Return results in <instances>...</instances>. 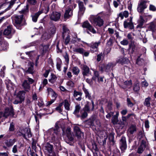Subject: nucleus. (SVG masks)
<instances>
[{
	"label": "nucleus",
	"mask_w": 156,
	"mask_h": 156,
	"mask_svg": "<svg viewBox=\"0 0 156 156\" xmlns=\"http://www.w3.org/2000/svg\"><path fill=\"white\" fill-rule=\"evenodd\" d=\"M59 127L56 126L55 128H52L48 131V134L50 135V137L51 138L52 142L57 141L61 137V134L59 133Z\"/></svg>",
	"instance_id": "obj_1"
},
{
	"label": "nucleus",
	"mask_w": 156,
	"mask_h": 156,
	"mask_svg": "<svg viewBox=\"0 0 156 156\" xmlns=\"http://www.w3.org/2000/svg\"><path fill=\"white\" fill-rule=\"evenodd\" d=\"M98 15L96 16L91 15L89 20L94 26H98L100 27L103 25L104 21Z\"/></svg>",
	"instance_id": "obj_2"
},
{
	"label": "nucleus",
	"mask_w": 156,
	"mask_h": 156,
	"mask_svg": "<svg viewBox=\"0 0 156 156\" xmlns=\"http://www.w3.org/2000/svg\"><path fill=\"white\" fill-rule=\"evenodd\" d=\"M149 148V144L146 139L142 140L140 145L138 148L137 152L139 154L142 153L145 149L148 150Z\"/></svg>",
	"instance_id": "obj_3"
},
{
	"label": "nucleus",
	"mask_w": 156,
	"mask_h": 156,
	"mask_svg": "<svg viewBox=\"0 0 156 156\" xmlns=\"http://www.w3.org/2000/svg\"><path fill=\"white\" fill-rule=\"evenodd\" d=\"M69 1L71 5L69 8L66 10L65 13L64 17L66 19H68L73 15L72 9H75L76 6V4H75L73 1L71 2V0H69Z\"/></svg>",
	"instance_id": "obj_4"
},
{
	"label": "nucleus",
	"mask_w": 156,
	"mask_h": 156,
	"mask_svg": "<svg viewBox=\"0 0 156 156\" xmlns=\"http://www.w3.org/2000/svg\"><path fill=\"white\" fill-rule=\"evenodd\" d=\"M25 93L23 90L19 91L17 94L16 99L13 103L14 104L21 103L24 100Z\"/></svg>",
	"instance_id": "obj_5"
},
{
	"label": "nucleus",
	"mask_w": 156,
	"mask_h": 156,
	"mask_svg": "<svg viewBox=\"0 0 156 156\" xmlns=\"http://www.w3.org/2000/svg\"><path fill=\"white\" fill-rule=\"evenodd\" d=\"M45 7L44 8H42L41 9L38 11V12L35 14L32 15L31 16L32 18V20L34 22H36L39 15L42 13L44 12L47 13L49 11V6H48L46 9L44 10Z\"/></svg>",
	"instance_id": "obj_6"
},
{
	"label": "nucleus",
	"mask_w": 156,
	"mask_h": 156,
	"mask_svg": "<svg viewBox=\"0 0 156 156\" xmlns=\"http://www.w3.org/2000/svg\"><path fill=\"white\" fill-rule=\"evenodd\" d=\"M14 115L13 109L12 106L6 107L5 109L4 113H2V116L7 118L8 116H13Z\"/></svg>",
	"instance_id": "obj_7"
},
{
	"label": "nucleus",
	"mask_w": 156,
	"mask_h": 156,
	"mask_svg": "<svg viewBox=\"0 0 156 156\" xmlns=\"http://www.w3.org/2000/svg\"><path fill=\"white\" fill-rule=\"evenodd\" d=\"M14 32V31L12 28V26H9L4 30L3 34L6 36L7 38H10L12 37Z\"/></svg>",
	"instance_id": "obj_8"
},
{
	"label": "nucleus",
	"mask_w": 156,
	"mask_h": 156,
	"mask_svg": "<svg viewBox=\"0 0 156 156\" xmlns=\"http://www.w3.org/2000/svg\"><path fill=\"white\" fill-rule=\"evenodd\" d=\"M82 27L83 28H85L88 30L93 34L96 33V31L93 27L90 24L88 21L84 22L82 25Z\"/></svg>",
	"instance_id": "obj_9"
},
{
	"label": "nucleus",
	"mask_w": 156,
	"mask_h": 156,
	"mask_svg": "<svg viewBox=\"0 0 156 156\" xmlns=\"http://www.w3.org/2000/svg\"><path fill=\"white\" fill-rule=\"evenodd\" d=\"M61 16L60 13L57 12H54L50 15V18L51 20L57 21L59 20Z\"/></svg>",
	"instance_id": "obj_10"
},
{
	"label": "nucleus",
	"mask_w": 156,
	"mask_h": 156,
	"mask_svg": "<svg viewBox=\"0 0 156 156\" xmlns=\"http://www.w3.org/2000/svg\"><path fill=\"white\" fill-rule=\"evenodd\" d=\"M101 42L98 41V42H92L90 44V50L92 53L96 52L98 50V47L100 44Z\"/></svg>",
	"instance_id": "obj_11"
},
{
	"label": "nucleus",
	"mask_w": 156,
	"mask_h": 156,
	"mask_svg": "<svg viewBox=\"0 0 156 156\" xmlns=\"http://www.w3.org/2000/svg\"><path fill=\"white\" fill-rule=\"evenodd\" d=\"M2 32H0V51L6 50L8 47V44L6 42L3 41H1Z\"/></svg>",
	"instance_id": "obj_12"
},
{
	"label": "nucleus",
	"mask_w": 156,
	"mask_h": 156,
	"mask_svg": "<svg viewBox=\"0 0 156 156\" xmlns=\"http://www.w3.org/2000/svg\"><path fill=\"white\" fill-rule=\"evenodd\" d=\"M147 2L144 1H142L138 5L137 7V11L139 12H143L144 10L147 7V5L146 3Z\"/></svg>",
	"instance_id": "obj_13"
},
{
	"label": "nucleus",
	"mask_w": 156,
	"mask_h": 156,
	"mask_svg": "<svg viewBox=\"0 0 156 156\" xmlns=\"http://www.w3.org/2000/svg\"><path fill=\"white\" fill-rule=\"evenodd\" d=\"M132 18L130 17L124 22V26L125 28L129 27L132 29L133 28V24L132 22Z\"/></svg>",
	"instance_id": "obj_14"
},
{
	"label": "nucleus",
	"mask_w": 156,
	"mask_h": 156,
	"mask_svg": "<svg viewBox=\"0 0 156 156\" xmlns=\"http://www.w3.org/2000/svg\"><path fill=\"white\" fill-rule=\"evenodd\" d=\"M127 146L126 138L125 137H122L120 142V147L122 151L125 150Z\"/></svg>",
	"instance_id": "obj_15"
},
{
	"label": "nucleus",
	"mask_w": 156,
	"mask_h": 156,
	"mask_svg": "<svg viewBox=\"0 0 156 156\" xmlns=\"http://www.w3.org/2000/svg\"><path fill=\"white\" fill-rule=\"evenodd\" d=\"M78 5L79 7L78 15L81 16L84 13L86 9L84 5L83 2H79Z\"/></svg>",
	"instance_id": "obj_16"
},
{
	"label": "nucleus",
	"mask_w": 156,
	"mask_h": 156,
	"mask_svg": "<svg viewBox=\"0 0 156 156\" xmlns=\"http://www.w3.org/2000/svg\"><path fill=\"white\" fill-rule=\"evenodd\" d=\"M82 93L80 91H77L74 90L73 91V96L76 100L80 101L82 100Z\"/></svg>",
	"instance_id": "obj_17"
},
{
	"label": "nucleus",
	"mask_w": 156,
	"mask_h": 156,
	"mask_svg": "<svg viewBox=\"0 0 156 156\" xmlns=\"http://www.w3.org/2000/svg\"><path fill=\"white\" fill-rule=\"evenodd\" d=\"M82 74L83 76H87L90 73V69L87 66L82 65Z\"/></svg>",
	"instance_id": "obj_18"
},
{
	"label": "nucleus",
	"mask_w": 156,
	"mask_h": 156,
	"mask_svg": "<svg viewBox=\"0 0 156 156\" xmlns=\"http://www.w3.org/2000/svg\"><path fill=\"white\" fill-rule=\"evenodd\" d=\"M128 62V59L124 57H119L116 60V63L121 64L122 65Z\"/></svg>",
	"instance_id": "obj_19"
},
{
	"label": "nucleus",
	"mask_w": 156,
	"mask_h": 156,
	"mask_svg": "<svg viewBox=\"0 0 156 156\" xmlns=\"http://www.w3.org/2000/svg\"><path fill=\"white\" fill-rule=\"evenodd\" d=\"M34 63L31 62H29L28 63V69L27 70H25L22 68V69L24 70V72L26 73H28L30 74H33L34 72Z\"/></svg>",
	"instance_id": "obj_20"
},
{
	"label": "nucleus",
	"mask_w": 156,
	"mask_h": 156,
	"mask_svg": "<svg viewBox=\"0 0 156 156\" xmlns=\"http://www.w3.org/2000/svg\"><path fill=\"white\" fill-rule=\"evenodd\" d=\"M63 135H66L70 141H72L73 140V134L71 132L70 128H68L66 130V133H63Z\"/></svg>",
	"instance_id": "obj_21"
},
{
	"label": "nucleus",
	"mask_w": 156,
	"mask_h": 156,
	"mask_svg": "<svg viewBox=\"0 0 156 156\" xmlns=\"http://www.w3.org/2000/svg\"><path fill=\"white\" fill-rule=\"evenodd\" d=\"M14 19L15 20V23L16 24H20L23 20V15H15L14 16Z\"/></svg>",
	"instance_id": "obj_22"
},
{
	"label": "nucleus",
	"mask_w": 156,
	"mask_h": 156,
	"mask_svg": "<svg viewBox=\"0 0 156 156\" xmlns=\"http://www.w3.org/2000/svg\"><path fill=\"white\" fill-rule=\"evenodd\" d=\"M22 86L23 89L27 92H29L30 90V86L27 82V80H25L22 83Z\"/></svg>",
	"instance_id": "obj_23"
},
{
	"label": "nucleus",
	"mask_w": 156,
	"mask_h": 156,
	"mask_svg": "<svg viewBox=\"0 0 156 156\" xmlns=\"http://www.w3.org/2000/svg\"><path fill=\"white\" fill-rule=\"evenodd\" d=\"M74 132L76 133V136L79 138L80 137L81 135L83 134L80 130V129L79 127L76 126H75L73 127Z\"/></svg>",
	"instance_id": "obj_24"
},
{
	"label": "nucleus",
	"mask_w": 156,
	"mask_h": 156,
	"mask_svg": "<svg viewBox=\"0 0 156 156\" xmlns=\"http://www.w3.org/2000/svg\"><path fill=\"white\" fill-rule=\"evenodd\" d=\"M25 132L24 134H23V136L25 139H27L26 136H27L28 138H30L31 137L32 135L30 132V129L29 128H26L24 129Z\"/></svg>",
	"instance_id": "obj_25"
},
{
	"label": "nucleus",
	"mask_w": 156,
	"mask_h": 156,
	"mask_svg": "<svg viewBox=\"0 0 156 156\" xmlns=\"http://www.w3.org/2000/svg\"><path fill=\"white\" fill-rule=\"evenodd\" d=\"M116 65L115 63L110 62L106 65L105 71L109 72L112 69L113 67Z\"/></svg>",
	"instance_id": "obj_26"
},
{
	"label": "nucleus",
	"mask_w": 156,
	"mask_h": 156,
	"mask_svg": "<svg viewBox=\"0 0 156 156\" xmlns=\"http://www.w3.org/2000/svg\"><path fill=\"white\" fill-rule=\"evenodd\" d=\"M16 141V140L15 139L8 140L5 141V144L7 147H9L12 146Z\"/></svg>",
	"instance_id": "obj_27"
},
{
	"label": "nucleus",
	"mask_w": 156,
	"mask_h": 156,
	"mask_svg": "<svg viewBox=\"0 0 156 156\" xmlns=\"http://www.w3.org/2000/svg\"><path fill=\"white\" fill-rule=\"evenodd\" d=\"M73 51L75 52L83 55L84 52V49L82 48H73Z\"/></svg>",
	"instance_id": "obj_28"
},
{
	"label": "nucleus",
	"mask_w": 156,
	"mask_h": 156,
	"mask_svg": "<svg viewBox=\"0 0 156 156\" xmlns=\"http://www.w3.org/2000/svg\"><path fill=\"white\" fill-rule=\"evenodd\" d=\"M80 108L81 107L79 105H77L75 107V110L73 113L78 117H80V116L78 115V114Z\"/></svg>",
	"instance_id": "obj_29"
},
{
	"label": "nucleus",
	"mask_w": 156,
	"mask_h": 156,
	"mask_svg": "<svg viewBox=\"0 0 156 156\" xmlns=\"http://www.w3.org/2000/svg\"><path fill=\"white\" fill-rule=\"evenodd\" d=\"M129 12L127 11H125L123 12H120L119 14V16L120 17L121 19H123L124 17L127 18L128 16Z\"/></svg>",
	"instance_id": "obj_30"
},
{
	"label": "nucleus",
	"mask_w": 156,
	"mask_h": 156,
	"mask_svg": "<svg viewBox=\"0 0 156 156\" xmlns=\"http://www.w3.org/2000/svg\"><path fill=\"white\" fill-rule=\"evenodd\" d=\"M151 98L150 97H148L145 98L144 104V105L148 107L151 105L150 101Z\"/></svg>",
	"instance_id": "obj_31"
},
{
	"label": "nucleus",
	"mask_w": 156,
	"mask_h": 156,
	"mask_svg": "<svg viewBox=\"0 0 156 156\" xmlns=\"http://www.w3.org/2000/svg\"><path fill=\"white\" fill-rule=\"evenodd\" d=\"M47 91L48 92L49 94H51L52 95V96L55 98V99L57 97V95L53 91V90L51 88H48Z\"/></svg>",
	"instance_id": "obj_32"
},
{
	"label": "nucleus",
	"mask_w": 156,
	"mask_h": 156,
	"mask_svg": "<svg viewBox=\"0 0 156 156\" xmlns=\"http://www.w3.org/2000/svg\"><path fill=\"white\" fill-rule=\"evenodd\" d=\"M83 89L85 94L86 98H88L89 99H91V96L90 94L89 93L88 90L84 87H83Z\"/></svg>",
	"instance_id": "obj_33"
},
{
	"label": "nucleus",
	"mask_w": 156,
	"mask_h": 156,
	"mask_svg": "<svg viewBox=\"0 0 156 156\" xmlns=\"http://www.w3.org/2000/svg\"><path fill=\"white\" fill-rule=\"evenodd\" d=\"M144 20L142 16H140V19L138 20L139 24L137 26L138 27H141L144 23Z\"/></svg>",
	"instance_id": "obj_34"
},
{
	"label": "nucleus",
	"mask_w": 156,
	"mask_h": 156,
	"mask_svg": "<svg viewBox=\"0 0 156 156\" xmlns=\"http://www.w3.org/2000/svg\"><path fill=\"white\" fill-rule=\"evenodd\" d=\"M57 79L56 76L53 74H51V78L49 80V81L52 83H54Z\"/></svg>",
	"instance_id": "obj_35"
},
{
	"label": "nucleus",
	"mask_w": 156,
	"mask_h": 156,
	"mask_svg": "<svg viewBox=\"0 0 156 156\" xmlns=\"http://www.w3.org/2000/svg\"><path fill=\"white\" fill-rule=\"evenodd\" d=\"M128 132L131 134H133L134 132L136 131V129L135 126H131L128 129Z\"/></svg>",
	"instance_id": "obj_36"
},
{
	"label": "nucleus",
	"mask_w": 156,
	"mask_h": 156,
	"mask_svg": "<svg viewBox=\"0 0 156 156\" xmlns=\"http://www.w3.org/2000/svg\"><path fill=\"white\" fill-rule=\"evenodd\" d=\"M94 72V76L92 78V79L94 80H95L96 78H98L99 77V72L95 70H93Z\"/></svg>",
	"instance_id": "obj_37"
},
{
	"label": "nucleus",
	"mask_w": 156,
	"mask_h": 156,
	"mask_svg": "<svg viewBox=\"0 0 156 156\" xmlns=\"http://www.w3.org/2000/svg\"><path fill=\"white\" fill-rule=\"evenodd\" d=\"M53 146L51 144H48L45 146V149L49 153H51L52 151Z\"/></svg>",
	"instance_id": "obj_38"
},
{
	"label": "nucleus",
	"mask_w": 156,
	"mask_h": 156,
	"mask_svg": "<svg viewBox=\"0 0 156 156\" xmlns=\"http://www.w3.org/2000/svg\"><path fill=\"white\" fill-rule=\"evenodd\" d=\"M80 69L77 67H74L72 69V72L74 74L77 75L80 72Z\"/></svg>",
	"instance_id": "obj_39"
},
{
	"label": "nucleus",
	"mask_w": 156,
	"mask_h": 156,
	"mask_svg": "<svg viewBox=\"0 0 156 156\" xmlns=\"http://www.w3.org/2000/svg\"><path fill=\"white\" fill-rule=\"evenodd\" d=\"M64 107L65 109L68 110H69L70 104L69 103L68 100L67 99H65L64 100Z\"/></svg>",
	"instance_id": "obj_40"
},
{
	"label": "nucleus",
	"mask_w": 156,
	"mask_h": 156,
	"mask_svg": "<svg viewBox=\"0 0 156 156\" xmlns=\"http://www.w3.org/2000/svg\"><path fill=\"white\" fill-rule=\"evenodd\" d=\"M140 87L139 84L138 83H136L134 85L133 90L135 92H137L140 90Z\"/></svg>",
	"instance_id": "obj_41"
},
{
	"label": "nucleus",
	"mask_w": 156,
	"mask_h": 156,
	"mask_svg": "<svg viewBox=\"0 0 156 156\" xmlns=\"http://www.w3.org/2000/svg\"><path fill=\"white\" fill-rule=\"evenodd\" d=\"M124 83L126 87H130L132 85V81L130 80L128 81H126L124 82Z\"/></svg>",
	"instance_id": "obj_42"
},
{
	"label": "nucleus",
	"mask_w": 156,
	"mask_h": 156,
	"mask_svg": "<svg viewBox=\"0 0 156 156\" xmlns=\"http://www.w3.org/2000/svg\"><path fill=\"white\" fill-rule=\"evenodd\" d=\"M150 27L153 31H156V22L152 23L151 24Z\"/></svg>",
	"instance_id": "obj_43"
},
{
	"label": "nucleus",
	"mask_w": 156,
	"mask_h": 156,
	"mask_svg": "<svg viewBox=\"0 0 156 156\" xmlns=\"http://www.w3.org/2000/svg\"><path fill=\"white\" fill-rule=\"evenodd\" d=\"M106 65L104 64H101L99 66V69L101 72L105 71Z\"/></svg>",
	"instance_id": "obj_44"
},
{
	"label": "nucleus",
	"mask_w": 156,
	"mask_h": 156,
	"mask_svg": "<svg viewBox=\"0 0 156 156\" xmlns=\"http://www.w3.org/2000/svg\"><path fill=\"white\" fill-rule=\"evenodd\" d=\"M62 63V62L60 60H58L57 62L56 65L57 68L59 71H61V67Z\"/></svg>",
	"instance_id": "obj_45"
},
{
	"label": "nucleus",
	"mask_w": 156,
	"mask_h": 156,
	"mask_svg": "<svg viewBox=\"0 0 156 156\" xmlns=\"http://www.w3.org/2000/svg\"><path fill=\"white\" fill-rule=\"evenodd\" d=\"M89 106L90 105L88 103H87L86 105L83 108V109L84 111L88 112L90 111V108H89Z\"/></svg>",
	"instance_id": "obj_46"
},
{
	"label": "nucleus",
	"mask_w": 156,
	"mask_h": 156,
	"mask_svg": "<svg viewBox=\"0 0 156 156\" xmlns=\"http://www.w3.org/2000/svg\"><path fill=\"white\" fill-rule=\"evenodd\" d=\"M129 49H131L132 53L134 52L135 50V45L133 43H131L129 45Z\"/></svg>",
	"instance_id": "obj_47"
},
{
	"label": "nucleus",
	"mask_w": 156,
	"mask_h": 156,
	"mask_svg": "<svg viewBox=\"0 0 156 156\" xmlns=\"http://www.w3.org/2000/svg\"><path fill=\"white\" fill-rule=\"evenodd\" d=\"M127 105L129 107H132L133 105V104L131 101L130 99L129 98L127 99Z\"/></svg>",
	"instance_id": "obj_48"
},
{
	"label": "nucleus",
	"mask_w": 156,
	"mask_h": 156,
	"mask_svg": "<svg viewBox=\"0 0 156 156\" xmlns=\"http://www.w3.org/2000/svg\"><path fill=\"white\" fill-rule=\"evenodd\" d=\"M67 86L70 87H73L74 86V83L71 80H69L66 83Z\"/></svg>",
	"instance_id": "obj_49"
},
{
	"label": "nucleus",
	"mask_w": 156,
	"mask_h": 156,
	"mask_svg": "<svg viewBox=\"0 0 156 156\" xmlns=\"http://www.w3.org/2000/svg\"><path fill=\"white\" fill-rule=\"evenodd\" d=\"M9 130L10 131H12L14 130V124L13 122L11 123Z\"/></svg>",
	"instance_id": "obj_50"
},
{
	"label": "nucleus",
	"mask_w": 156,
	"mask_h": 156,
	"mask_svg": "<svg viewBox=\"0 0 156 156\" xmlns=\"http://www.w3.org/2000/svg\"><path fill=\"white\" fill-rule=\"evenodd\" d=\"M141 85L142 87H147L148 85V83L145 80L142 82L141 83Z\"/></svg>",
	"instance_id": "obj_51"
},
{
	"label": "nucleus",
	"mask_w": 156,
	"mask_h": 156,
	"mask_svg": "<svg viewBox=\"0 0 156 156\" xmlns=\"http://www.w3.org/2000/svg\"><path fill=\"white\" fill-rule=\"evenodd\" d=\"M112 122L114 124H116L118 121V118L113 117L112 120Z\"/></svg>",
	"instance_id": "obj_52"
},
{
	"label": "nucleus",
	"mask_w": 156,
	"mask_h": 156,
	"mask_svg": "<svg viewBox=\"0 0 156 156\" xmlns=\"http://www.w3.org/2000/svg\"><path fill=\"white\" fill-rule=\"evenodd\" d=\"M149 9L152 11H156V7L152 5H150L149 6Z\"/></svg>",
	"instance_id": "obj_53"
},
{
	"label": "nucleus",
	"mask_w": 156,
	"mask_h": 156,
	"mask_svg": "<svg viewBox=\"0 0 156 156\" xmlns=\"http://www.w3.org/2000/svg\"><path fill=\"white\" fill-rule=\"evenodd\" d=\"M12 152L14 153H16L17 152L18 149L17 145L14 146L12 149Z\"/></svg>",
	"instance_id": "obj_54"
},
{
	"label": "nucleus",
	"mask_w": 156,
	"mask_h": 156,
	"mask_svg": "<svg viewBox=\"0 0 156 156\" xmlns=\"http://www.w3.org/2000/svg\"><path fill=\"white\" fill-rule=\"evenodd\" d=\"M121 44L124 45H126L128 44V41L126 39H124L120 42Z\"/></svg>",
	"instance_id": "obj_55"
},
{
	"label": "nucleus",
	"mask_w": 156,
	"mask_h": 156,
	"mask_svg": "<svg viewBox=\"0 0 156 156\" xmlns=\"http://www.w3.org/2000/svg\"><path fill=\"white\" fill-rule=\"evenodd\" d=\"M29 3L32 5H34L36 3V0H27Z\"/></svg>",
	"instance_id": "obj_56"
},
{
	"label": "nucleus",
	"mask_w": 156,
	"mask_h": 156,
	"mask_svg": "<svg viewBox=\"0 0 156 156\" xmlns=\"http://www.w3.org/2000/svg\"><path fill=\"white\" fill-rule=\"evenodd\" d=\"M48 80L46 79H44L43 82L42 83V84L43 85V87H44L47 84Z\"/></svg>",
	"instance_id": "obj_57"
},
{
	"label": "nucleus",
	"mask_w": 156,
	"mask_h": 156,
	"mask_svg": "<svg viewBox=\"0 0 156 156\" xmlns=\"http://www.w3.org/2000/svg\"><path fill=\"white\" fill-rule=\"evenodd\" d=\"M70 41V37L69 35H68L65 39V44H67Z\"/></svg>",
	"instance_id": "obj_58"
},
{
	"label": "nucleus",
	"mask_w": 156,
	"mask_h": 156,
	"mask_svg": "<svg viewBox=\"0 0 156 156\" xmlns=\"http://www.w3.org/2000/svg\"><path fill=\"white\" fill-rule=\"evenodd\" d=\"M108 31L109 34H114V30L110 28H109L108 29Z\"/></svg>",
	"instance_id": "obj_59"
},
{
	"label": "nucleus",
	"mask_w": 156,
	"mask_h": 156,
	"mask_svg": "<svg viewBox=\"0 0 156 156\" xmlns=\"http://www.w3.org/2000/svg\"><path fill=\"white\" fill-rule=\"evenodd\" d=\"M40 101H38L39 102L38 103V105L40 107H41L43 106L44 105V103L41 99H40Z\"/></svg>",
	"instance_id": "obj_60"
},
{
	"label": "nucleus",
	"mask_w": 156,
	"mask_h": 156,
	"mask_svg": "<svg viewBox=\"0 0 156 156\" xmlns=\"http://www.w3.org/2000/svg\"><path fill=\"white\" fill-rule=\"evenodd\" d=\"M87 122L88 124L90 126H93L94 125V121L92 119H89L87 121Z\"/></svg>",
	"instance_id": "obj_61"
},
{
	"label": "nucleus",
	"mask_w": 156,
	"mask_h": 156,
	"mask_svg": "<svg viewBox=\"0 0 156 156\" xmlns=\"http://www.w3.org/2000/svg\"><path fill=\"white\" fill-rule=\"evenodd\" d=\"M87 112L84 111L83 113L81 115V117L82 118H85L87 116Z\"/></svg>",
	"instance_id": "obj_62"
},
{
	"label": "nucleus",
	"mask_w": 156,
	"mask_h": 156,
	"mask_svg": "<svg viewBox=\"0 0 156 156\" xmlns=\"http://www.w3.org/2000/svg\"><path fill=\"white\" fill-rule=\"evenodd\" d=\"M64 56L65 59L66 61L68 63L69 61V57L66 52L65 53V54L64 55Z\"/></svg>",
	"instance_id": "obj_63"
},
{
	"label": "nucleus",
	"mask_w": 156,
	"mask_h": 156,
	"mask_svg": "<svg viewBox=\"0 0 156 156\" xmlns=\"http://www.w3.org/2000/svg\"><path fill=\"white\" fill-rule=\"evenodd\" d=\"M27 154L28 156H34L35 153L34 152H32L30 151Z\"/></svg>",
	"instance_id": "obj_64"
}]
</instances>
